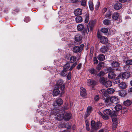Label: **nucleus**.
<instances>
[{
    "instance_id": "nucleus-1",
    "label": "nucleus",
    "mask_w": 132,
    "mask_h": 132,
    "mask_svg": "<svg viewBox=\"0 0 132 132\" xmlns=\"http://www.w3.org/2000/svg\"><path fill=\"white\" fill-rule=\"evenodd\" d=\"M103 100L104 101L105 103L108 105H110L112 103L117 104L120 102L119 99L115 96L109 97L106 96H104Z\"/></svg>"
},
{
    "instance_id": "nucleus-2",
    "label": "nucleus",
    "mask_w": 132,
    "mask_h": 132,
    "mask_svg": "<svg viewBox=\"0 0 132 132\" xmlns=\"http://www.w3.org/2000/svg\"><path fill=\"white\" fill-rule=\"evenodd\" d=\"M91 129L90 132H95L100 127L102 123L99 121L96 122L94 120H92L91 122Z\"/></svg>"
},
{
    "instance_id": "nucleus-3",
    "label": "nucleus",
    "mask_w": 132,
    "mask_h": 132,
    "mask_svg": "<svg viewBox=\"0 0 132 132\" xmlns=\"http://www.w3.org/2000/svg\"><path fill=\"white\" fill-rule=\"evenodd\" d=\"M114 91L115 90L113 88H108L107 90L104 89L101 90L100 91V93L101 94L102 98L103 99L104 96H106L109 97L110 96L108 94H112L114 93Z\"/></svg>"
},
{
    "instance_id": "nucleus-4",
    "label": "nucleus",
    "mask_w": 132,
    "mask_h": 132,
    "mask_svg": "<svg viewBox=\"0 0 132 132\" xmlns=\"http://www.w3.org/2000/svg\"><path fill=\"white\" fill-rule=\"evenodd\" d=\"M65 86V84L63 83V81L62 80L60 79L57 81L56 85L55 86L59 87L61 90V96L63 95L64 93V89Z\"/></svg>"
},
{
    "instance_id": "nucleus-5",
    "label": "nucleus",
    "mask_w": 132,
    "mask_h": 132,
    "mask_svg": "<svg viewBox=\"0 0 132 132\" xmlns=\"http://www.w3.org/2000/svg\"><path fill=\"white\" fill-rule=\"evenodd\" d=\"M106 68L105 70V72L106 73H109L108 74V78L109 79L114 78L116 76V75L112 71V69L110 67H108Z\"/></svg>"
},
{
    "instance_id": "nucleus-6",
    "label": "nucleus",
    "mask_w": 132,
    "mask_h": 132,
    "mask_svg": "<svg viewBox=\"0 0 132 132\" xmlns=\"http://www.w3.org/2000/svg\"><path fill=\"white\" fill-rule=\"evenodd\" d=\"M84 45L81 44L79 46H76L73 47V51L74 53H80L81 52L83 49Z\"/></svg>"
},
{
    "instance_id": "nucleus-7",
    "label": "nucleus",
    "mask_w": 132,
    "mask_h": 132,
    "mask_svg": "<svg viewBox=\"0 0 132 132\" xmlns=\"http://www.w3.org/2000/svg\"><path fill=\"white\" fill-rule=\"evenodd\" d=\"M52 112L54 114L56 115V118L58 120L60 121L63 119V114H59V111L58 110H54Z\"/></svg>"
},
{
    "instance_id": "nucleus-8",
    "label": "nucleus",
    "mask_w": 132,
    "mask_h": 132,
    "mask_svg": "<svg viewBox=\"0 0 132 132\" xmlns=\"http://www.w3.org/2000/svg\"><path fill=\"white\" fill-rule=\"evenodd\" d=\"M130 76V73L128 72H125L123 73H121L119 74V77L121 78L122 80L126 79L129 77Z\"/></svg>"
},
{
    "instance_id": "nucleus-9",
    "label": "nucleus",
    "mask_w": 132,
    "mask_h": 132,
    "mask_svg": "<svg viewBox=\"0 0 132 132\" xmlns=\"http://www.w3.org/2000/svg\"><path fill=\"white\" fill-rule=\"evenodd\" d=\"M59 89H60V88H59V87L55 86L53 90L52 93V95L53 96H56L59 94H60V97H61L62 96V95L61 96V92L59 90Z\"/></svg>"
},
{
    "instance_id": "nucleus-10",
    "label": "nucleus",
    "mask_w": 132,
    "mask_h": 132,
    "mask_svg": "<svg viewBox=\"0 0 132 132\" xmlns=\"http://www.w3.org/2000/svg\"><path fill=\"white\" fill-rule=\"evenodd\" d=\"M63 119L67 121H69L71 119L72 115L70 113L64 112L63 114Z\"/></svg>"
},
{
    "instance_id": "nucleus-11",
    "label": "nucleus",
    "mask_w": 132,
    "mask_h": 132,
    "mask_svg": "<svg viewBox=\"0 0 132 132\" xmlns=\"http://www.w3.org/2000/svg\"><path fill=\"white\" fill-rule=\"evenodd\" d=\"M63 69L61 73V75L63 77L66 76L67 74V71L69 69L70 67H63Z\"/></svg>"
},
{
    "instance_id": "nucleus-12",
    "label": "nucleus",
    "mask_w": 132,
    "mask_h": 132,
    "mask_svg": "<svg viewBox=\"0 0 132 132\" xmlns=\"http://www.w3.org/2000/svg\"><path fill=\"white\" fill-rule=\"evenodd\" d=\"M82 42L81 37L79 35L76 36L75 37V43L77 45L80 44Z\"/></svg>"
},
{
    "instance_id": "nucleus-13",
    "label": "nucleus",
    "mask_w": 132,
    "mask_h": 132,
    "mask_svg": "<svg viewBox=\"0 0 132 132\" xmlns=\"http://www.w3.org/2000/svg\"><path fill=\"white\" fill-rule=\"evenodd\" d=\"M109 50L108 46L106 45L105 46H103L100 49L101 52L103 53H105L108 52Z\"/></svg>"
},
{
    "instance_id": "nucleus-14",
    "label": "nucleus",
    "mask_w": 132,
    "mask_h": 132,
    "mask_svg": "<svg viewBox=\"0 0 132 132\" xmlns=\"http://www.w3.org/2000/svg\"><path fill=\"white\" fill-rule=\"evenodd\" d=\"M80 94L82 97H85L87 95L86 90L84 88L81 87L80 88Z\"/></svg>"
},
{
    "instance_id": "nucleus-15",
    "label": "nucleus",
    "mask_w": 132,
    "mask_h": 132,
    "mask_svg": "<svg viewBox=\"0 0 132 132\" xmlns=\"http://www.w3.org/2000/svg\"><path fill=\"white\" fill-rule=\"evenodd\" d=\"M119 14L117 12H114L112 14V18L113 20H116L118 18Z\"/></svg>"
},
{
    "instance_id": "nucleus-16",
    "label": "nucleus",
    "mask_w": 132,
    "mask_h": 132,
    "mask_svg": "<svg viewBox=\"0 0 132 132\" xmlns=\"http://www.w3.org/2000/svg\"><path fill=\"white\" fill-rule=\"evenodd\" d=\"M100 40V42L103 44L106 43L108 41V39L107 38L104 36L101 37Z\"/></svg>"
},
{
    "instance_id": "nucleus-17",
    "label": "nucleus",
    "mask_w": 132,
    "mask_h": 132,
    "mask_svg": "<svg viewBox=\"0 0 132 132\" xmlns=\"http://www.w3.org/2000/svg\"><path fill=\"white\" fill-rule=\"evenodd\" d=\"M122 6V4L121 3H116L114 5V9L116 10H118L120 9Z\"/></svg>"
},
{
    "instance_id": "nucleus-18",
    "label": "nucleus",
    "mask_w": 132,
    "mask_h": 132,
    "mask_svg": "<svg viewBox=\"0 0 132 132\" xmlns=\"http://www.w3.org/2000/svg\"><path fill=\"white\" fill-rule=\"evenodd\" d=\"M74 13L76 16L80 15L82 13V10L81 9L78 8L75 10Z\"/></svg>"
},
{
    "instance_id": "nucleus-19",
    "label": "nucleus",
    "mask_w": 132,
    "mask_h": 132,
    "mask_svg": "<svg viewBox=\"0 0 132 132\" xmlns=\"http://www.w3.org/2000/svg\"><path fill=\"white\" fill-rule=\"evenodd\" d=\"M126 91L125 90L120 91L118 92V94L121 97H124L127 94Z\"/></svg>"
},
{
    "instance_id": "nucleus-20",
    "label": "nucleus",
    "mask_w": 132,
    "mask_h": 132,
    "mask_svg": "<svg viewBox=\"0 0 132 132\" xmlns=\"http://www.w3.org/2000/svg\"><path fill=\"white\" fill-rule=\"evenodd\" d=\"M119 77V75L118 76L116 77V79L113 80V82L114 84H118L121 81V78Z\"/></svg>"
},
{
    "instance_id": "nucleus-21",
    "label": "nucleus",
    "mask_w": 132,
    "mask_h": 132,
    "mask_svg": "<svg viewBox=\"0 0 132 132\" xmlns=\"http://www.w3.org/2000/svg\"><path fill=\"white\" fill-rule=\"evenodd\" d=\"M122 106L120 104H118L116 105L115 106L114 108L117 113V112L121 110L122 108Z\"/></svg>"
},
{
    "instance_id": "nucleus-22",
    "label": "nucleus",
    "mask_w": 132,
    "mask_h": 132,
    "mask_svg": "<svg viewBox=\"0 0 132 132\" xmlns=\"http://www.w3.org/2000/svg\"><path fill=\"white\" fill-rule=\"evenodd\" d=\"M112 85V82L110 81H106L104 84L105 86L107 88L110 87Z\"/></svg>"
},
{
    "instance_id": "nucleus-23",
    "label": "nucleus",
    "mask_w": 132,
    "mask_h": 132,
    "mask_svg": "<svg viewBox=\"0 0 132 132\" xmlns=\"http://www.w3.org/2000/svg\"><path fill=\"white\" fill-rule=\"evenodd\" d=\"M94 26V24H92L91 26H90V24L89 23L88 24L87 26V28L86 31V32L87 34H88L89 32V27H90V31H92L93 28Z\"/></svg>"
},
{
    "instance_id": "nucleus-24",
    "label": "nucleus",
    "mask_w": 132,
    "mask_h": 132,
    "mask_svg": "<svg viewBox=\"0 0 132 132\" xmlns=\"http://www.w3.org/2000/svg\"><path fill=\"white\" fill-rule=\"evenodd\" d=\"M88 82L89 85L92 86H94L96 85V83L95 80H93L89 79Z\"/></svg>"
},
{
    "instance_id": "nucleus-25",
    "label": "nucleus",
    "mask_w": 132,
    "mask_h": 132,
    "mask_svg": "<svg viewBox=\"0 0 132 132\" xmlns=\"http://www.w3.org/2000/svg\"><path fill=\"white\" fill-rule=\"evenodd\" d=\"M103 113L106 116L110 115L111 114V111L109 109H106L104 111Z\"/></svg>"
},
{
    "instance_id": "nucleus-26",
    "label": "nucleus",
    "mask_w": 132,
    "mask_h": 132,
    "mask_svg": "<svg viewBox=\"0 0 132 132\" xmlns=\"http://www.w3.org/2000/svg\"><path fill=\"white\" fill-rule=\"evenodd\" d=\"M63 102V101L61 98H58L56 101V104L58 106L61 105L62 104Z\"/></svg>"
},
{
    "instance_id": "nucleus-27",
    "label": "nucleus",
    "mask_w": 132,
    "mask_h": 132,
    "mask_svg": "<svg viewBox=\"0 0 132 132\" xmlns=\"http://www.w3.org/2000/svg\"><path fill=\"white\" fill-rule=\"evenodd\" d=\"M75 20L77 23H80L82 21V18L80 16H77L75 18Z\"/></svg>"
},
{
    "instance_id": "nucleus-28",
    "label": "nucleus",
    "mask_w": 132,
    "mask_h": 132,
    "mask_svg": "<svg viewBox=\"0 0 132 132\" xmlns=\"http://www.w3.org/2000/svg\"><path fill=\"white\" fill-rule=\"evenodd\" d=\"M119 86L121 89H125L126 87V85L125 82H122L119 84Z\"/></svg>"
},
{
    "instance_id": "nucleus-29",
    "label": "nucleus",
    "mask_w": 132,
    "mask_h": 132,
    "mask_svg": "<svg viewBox=\"0 0 132 132\" xmlns=\"http://www.w3.org/2000/svg\"><path fill=\"white\" fill-rule=\"evenodd\" d=\"M97 58L99 61H103L105 60V56L103 54H101L98 56Z\"/></svg>"
},
{
    "instance_id": "nucleus-30",
    "label": "nucleus",
    "mask_w": 132,
    "mask_h": 132,
    "mask_svg": "<svg viewBox=\"0 0 132 132\" xmlns=\"http://www.w3.org/2000/svg\"><path fill=\"white\" fill-rule=\"evenodd\" d=\"M123 104L126 106H128L131 105L132 103L131 101L130 100H127L123 102Z\"/></svg>"
},
{
    "instance_id": "nucleus-31",
    "label": "nucleus",
    "mask_w": 132,
    "mask_h": 132,
    "mask_svg": "<svg viewBox=\"0 0 132 132\" xmlns=\"http://www.w3.org/2000/svg\"><path fill=\"white\" fill-rule=\"evenodd\" d=\"M111 23V21L108 19H105L103 21V24L105 25H108L110 24Z\"/></svg>"
},
{
    "instance_id": "nucleus-32",
    "label": "nucleus",
    "mask_w": 132,
    "mask_h": 132,
    "mask_svg": "<svg viewBox=\"0 0 132 132\" xmlns=\"http://www.w3.org/2000/svg\"><path fill=\"white\" fill-rule=\"evenodd\" d=\"M89 5L90 10L91 11H93L94 10L93 4V2L90 0L88 2Z\"/></svg>"
},
{
    "instance_id": "nucleus-33",
    "label": "nucleus",
    "mask_w": 132,
    "mask_h": 132,
    "mask_svg": "<svg viewBox=\"0 0 132 132\" xmlns=\"http://www.w3.org/2000/svg\"><path fill=\"white\" fill-rule=\"evenodd\" d=\"M111 16H112L111 12L110 11H108L106 13L105 17L106 18L110 19L111 18Z\"/></svg>"
},
{
    "instance_id": "nucleus-34",
    "label": "nucleus",
    "mask_w": 132,
    "mask_h": 132,
    "mask_svg": "<svg viewBox=\"0 0 132 132\" xmlns=\"http://www.w3.org/2000/svg\"><path fill=\"white\" fill-rule=\"evenodd\" d=\"M84 28L83 25L82 24H80L77 25V29L78 30L80 31L82 30Z\"/></svg>"
},
{
    "instance_id": "nucleus-35",
    "label": "nucleus",
    "mask_w": 132,
    "mask_h": 132,
    "mask_svg": "<svg viewBox=\"0 0 132 132\" xmlns=\"http://www.w3.org/2000/svg\"><path fill=\"white\" fill-rule=\"evenodd\" d=\"M88 70L89 72L92 75L96 74L97 73L96 71L94 68L89 69Z\"/></svg>"
},
{
    "instance_id": "nucleus-36",
    "label": "nucleus",
    "mask_w": 132,
    "mask_h": 132,
    "mask_svg": "<svg viewBox=\"0 0 132 132\" xmlns=\"http://www.w3.org/2000/svg\"><path fill=\"white\" fill-rule=\"evenodd\" d=\"M77 58L76 57L72 56L71 57L70 59V62L71 63H74L76 60Z\"/></svg>"
},
{
    "instance_id": "nucleus-37",
    "label": "nucleus",
    "mask_w": 132,
    "mask_h": 132,
    "mask_svg": "<svg viewBox=\"0 0 132 132\" xmlns=\"http://www.w3.org/2000/svg\"><path fill=\"white\" fill-rule=\"evenodd\" d=\"M106 81L105 78L103 77H101L100 79V81L101 83L104 84Z\"/></svg>"
},
{
    "instance_id": "nucleus-38",
    "label": "nucleus",
    "mask_w": 132,
    "mask_h": 132,
    "mask_svg": "<svg viewBox=\"0 0 132 132\" xmlns=\"http://www.w3.org/2000/svg\"><path fill=\"white\" fill-rule=\"evenodd\" d=\"M85 22L86 23L88 22L89 20V17L88 14H86L85 15Z\"/></svg>"
},
{
    "instance_id": "nucleus-39",
    "label": "nucleus",
    "mask_w": 132,
    "mask_h": 132,
    "mask_svg": "<svg viewBox=\"0 0 132 132\" xmlns=\"http://www.w3.org/2000/svg\"><path fill=\"white\" fill-rule=\"evenodd\" d=\"M120 64L118 62L113 61L111 63L112 66H119Z\"/></svg>"
},
{
    "instance_id": "nucleus-40",
    "label": "nucleus",
    "mask_w": 132,
    "mask_h": 132,
    "mask_svg": "<svg viewBox=\"0 0 132 132\" xmlns=\"http://www.w3.org/2000/svg\"><path fill=\"white\" fill-rule=\"evenodd\" d=\"M59 22L60 23H65L67 22V20L66 18H62L61 19L60 21Z\"/></svg>"
},
{
    "instance_id": "nucleus-41",
    "label": "nucleus",
    "mask_w": 132,
    "mask_h": 132,
    "mask_svg": "<svg viewBox=\"0 0 132 132\" xmlns=\"http://www.w3.org/2000/svg\"><path fill=\"white\" fill-rule=\"evenodd\" d=\"M101 31L104 33H106L108 32V29L106 28H103L101 29Z\"/></svg>"
},
{
    "instance_id": "nucleus-42",
    "label": "nucleus",
    "mask_w": 132,
    "mask_h": 132,
    "mask_svg": "<svg viewBox=\"0 0 132 132\" xmlns=\"http://www.w3.org/2000/svg\"><path fill=\"white\" fill-rule=\"evenodd\" d=\"M127 112V109L126 108L123 107L121 110L120 113L121 114H125Z\"/></svg>"
},
{
    "instance_id": "nucleus-43",
    "label": "nucleus",
    "mask_w": 132,
    "mask_h": 132,
    "mask_svg": "<svg viewBox=\"0 0 132 132\" xmlns=\"http://www.w3.org/2000/svg\"><path fill=\"white\" fill-rule=\"evenodd\" d=\"M62 126H64L67 129H70L71 127V126L69 125V124L68 123H67L64 124L62 125Z\"/></svg>"
},
{
    "instance_id": "nucleus-44",
    "label": "nucleus",
    "mask_w": 132,
    "mask_h": 132,
    "mask_svg": "<svg viewBox=\"0 0 132 132\" xmlns=\"http://www.w3.org/2000/svg\"><path fill=\"white\" fill-rule=\"evenodd\" d=\"M126 63L127 65H132V60H127L126 62Z\"/></svg>"
},
{
    "instance_id": "nucleus-45",
    "label": "nucleus",
    "mask_w": 132,
    "mask_h": 132,
    "mask_svg": "<svg viewBox=\"0 0 132 132\" xmlns=\"http://www.w3.org/2000/svg\"><path fill=\"white\" fill-rule=\"evenodd\" d=\"M81 5L83 7H85L86 5V2L85 0H81Z\"/></svg>"
},
{
    "instance_id": "nucleus-46",
    "label": "nucleus",
    "mask_w": 132,
    "mask_h": 132,
    "mask_svg": "<svg viewBox=\"0 0 132 132\" xmlns=\"http://www.w3.org/2000/svg\"><path fill=\"white\" fill-rule=\"evenodd\" d=\"M71 2L72 3H78L81 2L80 0H70Z\"/></svg>"
},
{
    "instance_id": "nucleus-47",
    "label": "nucleus",
    "mask_w": 132,
    "mask_h": 132,
    "mask_svg": "<svg viewBox=\"0 0 132 132\" xmlns=\"http://www.w3.org/2000/svg\"><path fill=\"white\" fill-rule=\"evenodd\" d=\"M105 73L103 71H101L98 74V76H104Z\"/></svg>"
},
{
    "instance_id": "nucleus-48",
    "label": "nucleus",
    "mask_w": 132,
    "mask_h": 132,
    "mask_svg": "<svg viewBox=\"0 0 132 132\" xmlns=\"http://www.w3.org/2000/svg\"><path fill=\"white\" fill-rule=\"evenodd\" d=\"M117 125L116 123H113L112 126V129L114 130L117 127Z\"/></svg>"
},
{
    "instance_id": "nucleus-49",
    "label": "nucleus",
    "mask_w": 132,
    "mask_h": 132,
    "mask_svg": "<svg viewBox=\"0 0 132 132\" xmlns=\"http://www.w3.org/2000/svg\"><path fill=\"white\" fill-rule=\"evenodd\" d=\"M30 19L29 17H25L24 19V21L26 22H28L30 21Z\"/></svg>"
},
{
    "instance_id": "nucleus-50",
    "label": "nucleus",
    "mask_w": 132,
    "mask_h": 132,
    "mask_svg": "<svg viewBox=\"0 0 132 132\" xmlns=\"http://www.w3.org/2000/svg\"><path fill=\"white\" fill-rule=\"evenodd\" d=\"M71 74L70 72H69L67 76V78L68 80H70L71 79Z\"/></svg>"
},
{
    "instance_id": "nucleus-51",
    "label": "nucleus",
    "mask_w": 132,
    "mask_h": 132,
    "mask_svg": "<svg viewBox=\"0 0 132 132\" xmlns=\"http://www.w3.org/2000/svg\"><path fill=\"white\" fill-rule=\"evenodd\" d=\"M94 62V63L95 64H96L98 63V61L96 57H94L93 59Z\"/></svg>"
},
{
    "instance_id": "nucleus-52",
    "label": "nucleus",
    "mask_w": 132,
    "mask_h": 132,
    "mask_svg": "<svg viewBox=\"0 0 132 132\" xmlns=\"http://www.w3.org/2000/svg\"><path fill=\"white\" fill-rule=\"evenodd\" d=\"M94 99L95 101H98L99 99V96L98 95H96L95 97L94 98Z\"/></svg>"
},
{
    "instance_id": "nucleus-53",
    "label": "nucleus",
    "mask_w": 132,
    "mask_h": 132,
    "mask_svg": "<svg viewBox=\"0 0 132 132\" xmlns=\"http://www.w3.org/2000/svg\"><path fill=\"white\" fill-rule=\"evenodd\" d=\"M112 121L113 122H115L117 120V118L116 117H112Z\"/></svg>"
},
{
    "instance_id": "nucleus-54",
    "label": "nucleus",
    "mask_w": 132,
    "mask_h": 132,
    "mask_svg": "<svg viewBox=\"0 0 132 132\" xmlns=\"http://www.w3.org/2000/svg\"><path fill=\"white\" fill-rule=\"evenodd\" d=\"M67 106L65 105H63L62 108V110L63 111H64L67 109Z\"/></svg>"
},
{
    "instance_id": "nucleus-55",
    "label": "nucleus",
    "mask_w": 132,
    "mask_h": 132,
    "mask_svg": "<svg viewBox=\"0 0 132 132\" xmlns=\"http://www.w3.org/2000/svg\"><path fill=\"white\" fill-rule=\"evenodd\" d=\"M103 118L105 120H107L109 118V117L108 116H106L104 115L102 116Z\"/></svg>"
},
{
    "instance_id": "nucleus-56",
    "label": "nucleus",
    "mask_w": 132,
    "mask_h": 132,
    "mask_svg": "<svg viewBox=\"0 0 132 132\" xmlns=\"http://www.w3.org/2000/svg\"><path fill=\"white\" fill-rule=\"evenodd\" d=\"M92 109V107L90 106L89 107H88L87 108V111L89 112H91V110Z\"/></svg>"
},
{
    "instance_id": "nucleus-57",
    "label": "nucleus",
    "mask_w": 132,
    "mask_h": 132,
    "mask_svg": "<svg viewBox=\"0 0 132 132\" xmlns=\"http://www.w3.org/2000/svg\"><path fill=\"white\" fill-rule=\"evenodd\" d=\"M70 64L69 62H67L64 66H70Z\"/></svg>"
},
{
    "instance_id": "nucleus-58",
    "label": "nucleus",
    "mask_w": 132,
    "mask_h": 132,
    "mask_svg": "<svg viewBox=\"0 0 132 132\" xmlns=\"http://www.w3.org/2000/svg\"><path fill=\"white\" fill-rule=\"evenodd\" d=\"M97 35L98 38L99 39H100L101 38V37H102V36H101V34L98 32H97Z\"/></svg>"
},
{
    "instance_id": "nucleus-59",
    "label": "nucleus",
    "mask_w": 132,
    "mask_h": 132,
    "mask_svg": "<svg viewBox=\"0 0 132 132\" xmlns=\"http://www.w3.org/2000/svg\"><path fill=\"white\" fill-rule=\"evenodd\" d=\"M90 112H89L87 111L86 114V117H88L89 115Z\"/></svg>"
},
{
    "instance_id": "nucleus-60",
    "label": "nucleus",
    "mask_w": 132,
    "mask_h": 132,
    "mask_svg": "<svg viewBox=\"0 0 132 132\" xmlns=\"http://www.w3.org/2000/svg\"><path fill=\"white\" fill-rule=\"evenodd\" d=\"M107 10V9L106 8H104L102 10V12L103 13H104Z\"/></svg>"
},
{
    "instance_id": "nucleus-61",
    "label": "nucleus",
    "mask_w": 132,
    "mask_h": 132,
    "mask_svg": "<svg viewBox=\"0 0 132 132\" xmlns=\"http://www.w3.org/2000/svg\"><path fill=\"white\" fill-rule=\"evenodd\" d=\"M110 116H111V117H116L117 116V115L115 113H113V114H112L110 115Z\"/></svg>"
},
{
    "instance_id": "nucleus-62",
    "label": "nucleus",
    "mask_w": 132,
    "mask_h": 132,
    "mask_svg": "<svg viewBox=\"0 0 132 132\" xmlns=\"http://www.w3.org/2000/svg\"><path fill=\"white\" fill-rule=\"evenodd\" d=\"M86 130L87 131H88L90 130V128L89 127V125L86 126Z\"/></svg>"
},
{
    "instance_id": "nucleus-63",
    "label": "nucleus",
    "mask_w": 132,
    "mask_h": 132,
    "mask_svg": "<svg viewBox=\"0 0 132 132\" xmlns=\"http://www.w3.org/2000/svg\"><path fill=\"white\" fill-rule=\"evenodd\" d=\"M120 2H121V3H124V2H126L127 0H118Z\"/></svg>"
},
{
    "instance_id": "nucleus-64",
    "label": "nucleus",
    "mask_w": 132,
    "mask_h": 132,
    "mask_svg": "<svg viewBox=\"0 0 132 132\" xmlns=\"http://www.w3.org/2000/svg\"><path fill=\"white\" fill-rule=\"evenodd\" d=\"M85 123L86 124V125H89V122L87 120H86L85 121Z\"/></svg>"
}]
</instances>
